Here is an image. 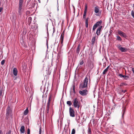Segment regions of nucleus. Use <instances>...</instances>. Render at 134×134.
<instances>
[{
	"label": "nucleus",
	"mask_w": 134,
	"mask_h": 134,
	"mask_svg": "<svg viewBox=\"0 0 134 134\" xmlns=\"http://www.w3.org/2000/svg\"><path fill=\"white\" fill-rule=\"evenodd\" d=\"M88 81V78L87 76H86L83 81V82L79 85V89L80 90L79 91V93L82 96H86L88 93V91L87 90H83L85 88H87Z\"/></svg>",
	"instance_id": "obj_1"
},
{
	"label": "nucleus",
	"mask_w": 134,
	"mask_h": 134,
	"mask_svg": "<svg viewBox=\"0 0 134 134\" xmlns=\"http://www.w3.org/2000/svg\"><path fill=\"white\" fill-rule=\"evenodd\" d=\"M72 102L74 107L75 108H77L79 109L80 106L77 98H75L73 100Z\"/></svg>",
	"instance_id": "obj_2"
},
{
	"label": "nucleus",
	"mask_w": 134,
	"mask_h": 134,
	"mask_svg": "<svg viewBox=\"0 0 134 134\" xmlns=\"http://www.w3.org/2000/svg\"><path fill=\"white\" fill-rule=\"evenodd\" d=\"M102 23V21L101 20H100L97 22L94 25L93 27V30L94 31L98 27L101 26V25Z\"/></svg>",
	"instance_id": "obj_3"
},
{
	"label": "nucleus",
	"mask_w": 134,
	"mask_h": 134,
	"mask_svg": "<svg viewBox=\"0 0 134 134\" xmlns=\"http://www.w3.org/2000/svg\"><path fill=\"white\" fill-rule=\"evenodd\" d=\"M11 111L10 110V107L9 106H8L7 108L6 109V119H8L9 118V116L11 115L12 114V113H11Z\"/></svg>",
	"instance_id": "obj_4"
},
{
	"label": "nucleus",
	"mask_w": 134,
	"mask_h": 134,
	"mask_svg": "<svg viewBox=\"0 0 134 134\" xmlns=\"http://www.w3.org/2000/svg\"><path fill=\"white\" fill-rule=\"evenodd\" d=\"M116 47L121 52H126L127 51V49L126 48L122 47L120 44L117 45Z\"/></svg>",
	"instance_id": "obj_5"
},
{
	"label": "nucleus",
	"mask_w": 134,
	"mask_h": 134,
	"mask_svg": "<svg viewBox=\"0 0 134 134\" xmlns=\"http://www.w3.org/2000/svg\"><path fill=\"white\" fill-rule=\"evenodd\" d=\"M69 113L70 116L72 117H74L75 116V112L74 110L71 107L69 108Z\"/></svg>",
	"instance_id": "obj_6"
},
{
	"label": "nucleus",
	"mask_w": 134,
	"mask_h": 134,
	"mask_svg": "<svg viewBox=\"0 0 134 134\" xmlns=\"http://www.w3.org/2000/svg\"><path fill=\"white\" fill-rule=\"evenodd\" d=\"M87 62L88 63V66H89L90 68L91 69H92L94 66L93 62L89 58L88 59Z\"/></svg>",
	"instance_id": "obj_7"
},
{
	"label": "nucleus",
	"mask_w": 134,
	"mask_h": 134,
	"mask_svg": "<svg viewBox=\"0 0 134 134\" xmlns=\"http://www.w3.org/2000/svg\"><path fill=\"white\" fill-rule=\"evenodd\" d=\"M118 34L120 35V36H122L123 37H127V36L126 35V34L124 32H122L121 31L119 30L118 32Z\"/></svg>",
	"instance_id": "obj_8"
},
{
	"label": "nucleus",
	"mask_w": 134,
	"mask_h": 134,
	"mask_svg": "<svg viewBox=\"0 0 134 134\" xmlns=\"http://www.w3.org/2000/svg\"><path fill=\"white\" fill-rule=\"evenodd\" d=\"M87 5L86 4L85 5V9L84 11V12L83 13V18L84 19H85L86 14V12H87Z\"/></svg>",
	"instance_id": "obj_9"
},
{
	"label": "nucleus",
	"mask_w": 134,
	"mask_h": 134,
	"mask_svg": "<svg viewBox=\"0 0 134 134\" xmlns=\"http://www.w3.org/2000/svg\"><path fill=\"white\" fill-rule=\"evenodd\" d=\"M64 31L61 34L60 36V41L61 44H62L63 40L64 35Z\"/></svg>",
	"instance_id": "obj_10"
},
{
	"label": "nucleus",
	"mask_w": 134,
	"mask_h": 134,
	"mask_svg": "<svg viewBox=\"0 0 134 134\" xmlns=\"http://www.w3.org/2000/svg\"><path fill=\"white\" fill-rule=\"evenodd\" d=\"M102 26H100L97 29L96 33L97 35H100V30L102 28Z\"/></svg>",
	"instance_id": "obj_11"
},
{
	"label": "nucleus",
	"mask_w": 134,
	"mask_h": 134,
	"mask_svg": "<svg viewBox=\"0 0 134 134\" xmlns=\"http://www.w3.org/2000/svg\"><path fill=\"white\" fill-rule=\"evenodd\" d=\"M13 75L15 76H17L18 73V70L16 68H14L13 70Z\"/></svg>",
	"instance_id": "obj_12"
},
{
	"label": "nucleus",
	"mask_w": 134,
	"mask_h": 134,
	"mask_svg": "<svg viewBox=\"0 0 134 134\" xmlns=\"http://www.w3.org/2000/svg\"><path fill=\"white\" fill-rule=\"evenodd\" d=\"M27 19V23L29 25H30L32 21V18L31 17H29Z\"/></svg>",
	"instance_id": "obj_13"
},
{
	"label": "nucleus",
	"mask_w": 134,
	"mask_h": 134,
	"mask_svg": "<svg viewBox=\"0 0 134 134\" xmlns=\"http://www.w3.org/2000/svg\"><path fill=\"white\" fill-rule=\"evenodd\" d=\"M49 98L48 99V101L51 102L52 101H54V99H53V96L51 94L49 95Z\"/></svg>",
	"instance_id": "obj_14"
},
{
	"label": "nucleus",
	"mask_w": 134,
	"mask_h": 134,
	"mask_svg": "<svg viewBox=\"0 0 134 134\" xmlns=\"http://www.w3.org/2000/svg\"><path fill=\"white\" fill-rule=\"evenodd\" d=\"M20 132L22 133H24L25 132V127L24 126H22L20 129Z\"/></svg>",
	"instance_id": "obj_15"
},
{
	"label": "nucleus",
	"mask_w": 134,
	"mask_h": 134,
	"mask_svg": "<svg viewBox=\"0 0 134 134\" xmlns=\"http://www.w3.org/2000/svg\"><path fill=\"white\" fill-rule=\"evenodd\" d=\"M50 108V106H46V114H49V109Z\"/></svg>",
	"instance_id": "obj_16"
},
{
	"label": "nucleus",
	"mask_w": 134,
	"mask_h": 134,
	"mask_svg": "<svg viewBox=\"0 0 134 134\" xmlns=\"http://www.w3.org/2000/svg\"><path fill=\"white\" fill-rule=\"evenodd\" d=\"M80 45L79 44L77 46L76 49V53L78 54L79 53L80 51Z\"/></svg>",
	"instance_id": "obj_17"
},
{
	"label": "nucleus",
	"mask_w": 134,
	"mask_h": 134,
	"mask_svg": "<svg viewBox=\"0 0 134 134\" xmlns=\"http://www.w3.org/2000/svg\"><path fill=\"white\" fill-rule=\"evenodd\" d=\"M99 11V7L97 6L95 7L94 8V12L96 13H98Z\"/></svg>",
	"instance_id": "obj_18"
},
{
	"label": "nucleus",
	"mask_w": 134,
	"mask_h": 134,
	"mask_svg": "<svg viewBox=\"0 0 134 134\" xmlns=\"http://www.w3.org/2000/svg\"><path fill=\"white\" fill-rule=\"evenodd\" d=\"M109 67V66H108L106 69H105L103 71V74H105L107 73V72L108 71V69Z\"/></svg>",
	"instance_id": "obj_19"
},
{
	"label": "nucleus",
	"mask_w": 134,
	"mask_h": 134,
	"mask_svg": "<svg viewBox=\"0 0 134 134\" xmlns=\"http://www.w3.org/2000/svg\"><path fill=\"white\" fill-rule=\"evenodd\" d=\"M95 39H96V37H94L92 38V40L91 41L92 44L93 45L94 44Z\"/></svg>",
	"instance_id": "obj_20"
},
{
	"label": "nucleus",
	"mask_w": 134,
	"mask_h": 134,
	"mask_svg": "<svg viewBox=\"0 0 134 134\" xmlns=\"http://www.w3.org/2000/svg\"><path fill=\"white\" fill-rule=\"evenodd\" d=\"M22 68L24 69H25L26 68V64L25 63H23V65H22Z\"/></svg>",
	"instance_id": "obj_21"
},
{
	"label": "nucleus",
	"mask_w": 134,
	"mask_h": 134,
	"mask_svg": "<svg viewBox=\"0 0 134 134\" xmlns=\"http://www.w3.org/2000/svg\"><path fill=\"white\" fill-rule=\"evenodd\" d=\"M28 113V110L27 108L24 111V115H26Z\"/></svg>",
	"instance_id": "obj_22"
},
{
	"label": "nucleus",
	"mask_w": 134,
	"mask_h": 134,
	"mask_svg": "<svg viewBox=\"0 0 134 134\" xmlns=\"http://www.w3.org/2000/svg\"><path fill=\"white\" fill-rule=\"evenodd\" d=\"M116 40L118 41H121L122 39L119 36H116Z\"/></svg>",
	"instance_id": "obj_23"
},
{
	"label": "nucleus",
	"mask_w": 134,
	"mask_h": 134,
	"mask_svg": "<svg viewBox=\"0 0 134 134\" xmlns=\"http://www.w3.org/2000/svg\"><path fill=\"white\" fill-rule=\"evenodd\" d=\"M66 103L69 106H70L72 104L71 101H67L66 102Z\"/></svg>",
	"instance_id": "obj_24"
},
{
	"label": "nucleus",
	"mask_w": 134,
	"mask_h": 134,
	"mask_svg": "<svg viewBox=\"0 0 134 134\" xmlns=\"http://www.w3.org/2000/svg\"><path fill=\"white\" fill-rule=\"evenodd\" d=\"M125 85V86H126L127 85V84L125 83L124 82H122L120 85L119 86H120V87H122L123 86V85Z\"/></svg>",
	"instance_id": "obj_25"
},
{
	"label": "nucleus",
	"mask_w": 134,
	"mask_h": 134,
	"mask_svg": "<svg viewBox=\"0 0 134 134\" xmlns=\"http://www.w3.org/2000/svg\"><path fill=\"white\" fill-rule=\"evenodd\" d=\"M125 111H126V107H124L123 108V110H122V111H123V113H122V117H123V116L124 115V113L125 112Z\"/></svg>",
	"instance_id": "obj_26"
},
{
	"label": "nucleus",
	"mask_w": 134,
	"mask_h": 134,
	"mask_svg": "<svg viewBox=\"0 0 134 134\" xmlns=\"http://www.w3.org/2000/svg\"><path fill=\"white\" fill-rule=\"evenodd\" d=\"M22 7V4L19 3V10H21Z\"/></svg>",
	"instance_id": "obj_27"
},
{
	"label": "nucleus",
	"mask_w": 134,
	"mask_h": 134,
	"mask_svg": "<svg viewBox=\"0 0 134 134\" xmlns=\"http://www.w3.org/2000/svg\"><path fill=\"white\" fill-rule=\"evenodd\" d=\"M75 130L74 129H72L71 134H75Z\"/></svg>",
	"instance_id": "obj_28"
},
{
	"label": "nucleus",
	"mask_w": 134,
	"mask_h": 134,
	"mask_svg": "<svg viewBox=\"0 0 134 134\" xmlns=\"http://www.w3.org/2000/svg\"><path fill=\"white\" fill-rule=\"evenodd\" d=\"M123 78H124L126 80L127 79H129V77L128 76H125V75H124Z\"/></svg>",
	"instance_id": "obj_29"
},
{
	"label": "nucleus",
	"mask_w": 134,
	"mask_h": 134,
	"mask_svg": "<svg viewBox=\"0 0 134 134\" xmlns=\"http://www.w3.org/2000/svg\"><path fill=\"white\" fill-rule=\"evenodd\" d=\"M22 11L21 10H19L18 9V14L19 15H21L22 14Z\"/></svg>",
	"instance_id": "obj_30"
},
{
	"label": "nucleus",
	"mask_w": 134,
	"mask_h": 134,
	"mask_svg": "<svg viewBox=\"0 0 134 134\" xmlns=\"http://www.w3.org/2000/svg\"><path fill=\"white\" fill-rule=\"evenodd\" d=\"M131 15L134 18V11H132L131 13Z\"/></svg>",
	"instance_id": "obj_31"
},
{
	"label": "nucleus",
	"mask_w": 134,
	"mask_h": 134,
	"mask_svg": "<svg viewBox=\"0 0 134 134\" xmlns=\"http://www.w3.org/2000/svg\"><path fill=\"white\" fill-rule=\"evenodd\" d=\"M5 62V60H3L1 62V64L2 65H3L4 64Z\"/></svg>",
	"instance_id": "obj_32"
},
{
	"label": "nucleus",
	"mask_w": 134,
	"mask_h": 134,
	"mask_svg": "<svg viewBox=\"0 0 134 134\" xmlns=\"http://www.w3.org/2000/svg\"><path fill=\"white\" fill-rule=\"evenodd\" d=\"M89 19V18L87 17L86 19L85 20V23H88V20Z\"/></svg>",
	"instance_id": "obj_33"
},
{
	"label": "nucleus",
	"mask_w": 134,
	"mask_h": 134,
	"mask_svg": "<svg viewBox=\"0 0 134 134\" xmlns=\"http://www.w3.org/2000/svg\"><path fill=\"white\" fill-rule=\"evenodd\" d=\"M83 60H82L80 62L79 64L80 65H81L83 64Z\"/></svg>",
	"instance_id": "obj_34"
},
{
	"label": "nucleus",
	"mask_w": 134,
	"mask_h": 134,
	"mask_svg": "<svg viewBox=\"0 0 134 134\" xmlns=\"http://www.w3.org/2000/svg\"><path fill=\"white\" fill-rule=\"evenodd\" d=\"M51 102H49L48 101V102L47 103L46 105L50 106Z\"/></svg>",
	"instance_id": "obj_35"
},
{
	"label": "nucleus",
	"mask_w": 134,
	"mask_h": 134,
	"mask_svg": "<svg viewBox=\"0 0 134 134\" xmlns=\"http://www.w3.org/2000/svg\"><path fill=\"white\" fill-rule=\"evenodd\" d=\"M27 134H30V129L29 128L27 130Z\"/></svg>",
	"instance_id": "obj_36"
},
{
	"label": "nucleus",
	"mask_w": 134,
	"mask_h": 134,
	"mask_svg": "<svg viewBox=\"0 0 134 134\" xmlns=\"http://www.w3.org/2000/svg\"><path fill=\"white\" fill-rule=\"evenodd\" d=\"M73 92L75 94V86L73 85Z\"/></svg>",
	"instance_id": "obj_37"
},
{
	"label": "nucleus",
	"mask_w": 134,
	"mask_h": 134,
	"mask_svg": "<svg viewBox=\"0 0 134 134\" xmlns=\"http://www.w3.org/2000/svg\"><path fill=\"white\" fill-rule=\"evenodd\" d=\"M88 132L90 134L91 133V129L90 128H88Z\"/></svg>",
	"instance_id": "obj_38"
},
{
	"label": "nucleus",
	"mask_w": 134,
	"mask_h": 134,
	"mask_svg": "<svg viewBox=\"0 0 134 134\" xmlns=\"http://www.w3.org/2000/svg\"><path fill=\"white\" fill-rule=\"evenodd\" d=\"M119 76L121 77H124V75H123L121 74H119Z\"/></svg>",
	"instance_id": "obj_39"
},
{
	"label": "nucleus",
	"mask_w": 134,
	"mask_h": 134,
	"mask_svg": "<svg viewBox=\"0 0 134 134\" xmlns=\"http://www.w3.org/2000/svg\"><path fill=\"white\" fill-rule=\"evenodd\" d=\"M34 25H35V24H34ZM31 28L32 29H35V25H34V26L32 25L31 26Z\"/></svg>",
	"instance_id": "obj_40"
},
{
	"label": "nucleus",
	"mask_w": 134,
	"mask_h": 134,
	"mask_svg": "<svg viewBox=\"0 0 134 134\" xmlns=\"http://www.w3.org/2000/svg\"><path fill=\"white\" fill-rule=\"evenodd\" d=\"M42 132V130L41 129V128L40 129L39 131V134H41Z\"/></svg>",
	"instance_id": "obj_41"
},
{
	"label": "nucleus",
	"mask_w": 134,
	"mask_h": 134,
	"mask_svg": "<svg viewBox=\"0 0 134 134\" xmlns=\"http://www.w3.org/2000/svg\"><path fill=\"white\" fill-rule=\"evenodd\" d=\"M23 2V0H20L19 3L22 4Z\"/></svg>",
	"instance_id": "obj_42"
},
{
	"label": "nucleus",
	"mask_w": 134,
	"mask_h": 134,
	"mask_svg": "<svg viewBox=\"0 0 134 134\" xmlns=\"http://www.w3.org/2000/svg\"><path fill=\"white\" fill-rule=\"evenodd\" d=\"M126 91H127V90H122V92H123L124 93H125L126 92Z\"/></svg>",
	"instance_id": "obj_43"
},
{
	"label": "nucleus",
	"mask_w": 134,
	"mask_h": 134,
	"mask_svg": "<svg viewBox=\"0 0 134 134\" xmlns=\"http://www.w3.org/2000/svg\"><path fill=\"white\" fill-rule=\"evenodd\" d=\"M53 34L55 32V29L54 27H53Z\"/></svg>",
	"instance_id": "obj_44"
},
{
	"label": "nucleus",
	"mask_w": 134,
	"mask_h": 134,
	"mask_svg": "<svg viewBox=\"0 0 134 134\" xmlns=\"http://www.w3.org/2000/svg\"><path fill=\"white\" fill-rule=\"evenodd\" d=\"M85 26L87 28L88 27V23H85Z\"/></svg>",
	"instance_id": "obj_45"
},
{
	"label": "nucleus",
	"mask_w": 134,
	"mask_h": 134,
	"mask_svg": "<svg viewBox=\"0 0 134 134\" xmlns=\"http://www.w3.org/2000/svg\"><path fill=\"white\" fill-rule=\"evenodd\" d=\"M11 133V131H9L6 134H10Z\"/></svg>",
	"instance_id": "obj_46"
},
{
	"label": "nucleus",
	"mask_w": 134,
	"mask_h": 134,
	"mask_svg": "<svg viewBox=\"0 0 134 134\" xmlns=\"http://www.w3.org/2000/svg\"><path fill=\"white\" fill-rule=\"evenodd\" d=\"M38 28V26L37 24V25H36L35 29H37Z\"/></svg>",
	"instance_id": "obj_47"
},
{
	"label": "nucleus",
	"mask_w": 134,
	"mask_h": 134,
	"mask_svg": "<svg viewBox=\"0 0 134 134\" xmlns=\"http://www.w3.org/2000/svg\"><path fill=\"white\" fill-rule=\"evenodd\" d=\"M3 8H0V12H1L3 10Z\"/></svg>",
	"instance_id": "obj_48"
},
{
	"label": "nucleus",
	"mask_w": 134,
	"mask_h": 134,
	"mask_svg": "<svg viewBox=\"0 0 134 134\" xmlns=\"http://www.w3.org/2000/svg\"><path fill=\"white\" fill-rule=\"evenodd\" d=\"M132 71L133 73L134 74V68H132Z\"/></svg>",
	"instance_id": "obj_49"
},
{
	"label": "nucleus",
	"mask_w": 134,
	"mask_h": 134,
	"mask_svg": "<svg viewBox=\"0 0 134 134\" xmlns=\"http://www.w3.org/2000/svg\"><path fill=\"white\" fill-rule=\"evenodd\" d=\"M0 134H3V132L2 130L0 131Z\"/></svg>",
	"instance_id": "obj_50"
},
{
	"label": "nucleus",
	"mask_w": 134,
	"mask_h": 134,
	"mask_svg": "<svg viewBox=\"0 0 134 134\" xmlns=\"http://www.w3.org/2000/svg\"><path fill=\"white\" fill-rule=\"evenodd\" d=\"M133 8H134V4H133Z\"/></svg>",
	"instance_id": "obj_51"
},
{
	"label": "nucleus",
	"mask_w": 134,
	"mask_h": 134,
	"mask_svg": "<svg viewBox=\"0 0 134 134\" xmlns=\"http://www.w3.org/2000/svg\"><path fill=\"white\" fill-rule=\"evenodd\" d=\"M16 79V77H15V79H14V80H15Z\"/></svg>",
	"instance_id": "obj_52"
}]
</instances>
